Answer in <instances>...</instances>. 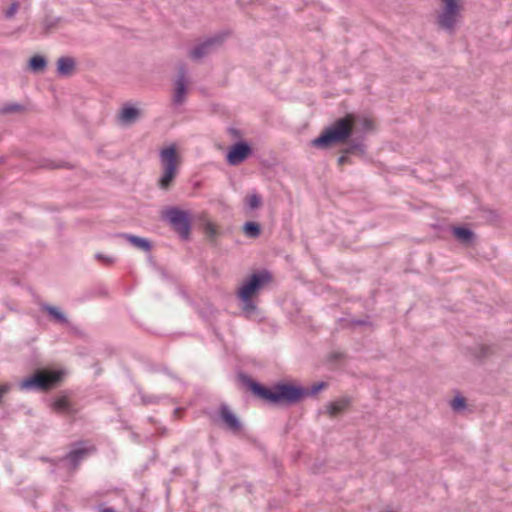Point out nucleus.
Instances as JSON below:
<instances>
[{"label":"nucleus","instance_id":"nucleus-1","mask_svg":"<svg viewBox=\"0 0 512 512\" xmlns=\"http://www.w3.org/2000/svg\"><path fill=\"white\" fill-rule=\"evenodd\" d=\"M239 378L245 386L258 398L263 399L274 405L292 406L301 402L307 396L316 395L321 389L326 387L325 382L313 384L310 388L295 386L290 383L279 382L271 388L254 381L245 374H240Z\"/></svg>","mask_w":512,"mask_h":512},{"label":"nucleus","instance_id":"nucleus-2","mask_svg":"<svg viewBox=\"0 0 512 512\" xmlns=\"http://www.w3.org/2000/svg\"><path fill=\"white\" fill-rule=\"evenodd\" d=\"M373 130V121L367 116L348 113L336 119L330 126L312 140V146L326 149L332 144L346 143L354 131L366 133Z\"/></svg>","mask_w":512,"mask_h":512},{"label":"nucleus","instance_id":"nucleus-3","mask_svg":"<svg viewBox=\"0 0 512 512\" xmlns=\"http://www.w3.org/2000/svg\"><path fill=\"white\" fill-rule=\"evenodd\" d=\"M159 158L162 173L157 181V186L162 191H169L174 185L181 162L176 146L170 145L161 149Z\"/></svg>","mask_w":512,"mask_h":512},{"label":"nucleus","instance_id":"nucleus-4","mask_svg":"<svg viewBox=\"0 0 512 512\" xmlns=\"http://www.w3.org/2000/svg\"><path fill=\"white\" fill-rule=\"evenodd\" d=\"M64 378L60 370L38 369L33 375L24 378L19 383L20 390L46 392L57 387Z\"/></svg>","mask_w":512,"mask_h":512},{"label":"nucleus","instance_id":"nucleus-5","mask_svg":"<svg viewBox=\"0 0 512 512\" xmlns=\"http://www.w3.org/2000/svg\"><path fill=\"white\" fill-rule=\"evenodd\" d=\"M272 281V274L268 270L253 273L238 289L237 296L240 300L253 298L257 293Z\"/></svg>","mask_w":512,"mask_h":512},{"label":"nucleus","instance_id":"nucleus-6","mask_svg":"<svg viewBox=\"0 0 512 512\" xmlns=\"http://www.w3.org/2000/svg\"><path fill=\"white\" fill-rule=\"evenodd\" d=\"M444 6L437 16L436 23L440 29L453 33L461 17L458 0H442Z\"/></svg>","mask_w":512,"mask_h":512},{"label":"nucleus","instance_id":"nucleus-7","mask_svg":"<svg viewBox=\"0 0 512 512\" xmlns=\"http://www.w3.org/2000/svg\"><path fill=\"white\" fill-rule=\"evenodd\" d=\"M164 219L168 220L172 228L183 239H188L191 231V221L187 212L172 207L165 211Z\"/></svg>","mask_w":512,"mask_h":512},{"label":"nucleus","instance_id":"nucleus-8","mask_svg":"<svg viewBox=\"0 0 512 512\" xmlns=\"http://www.w3.org/2000/svg\"><path fill=\"white\" fill-rule=\"evenodd\" d=\"M227 36V32H222L206 39L189 52V57L193 60H200L209 56L223 44Z\"/></svg>","mask_w":512,"mask_h":512},{"label":"nucleus","instance_id":"nucleus-9","mask_svg":"<svg viewBox=\"0 0 512 512\" xmlns=\"http://www.w3.org/2000/svg\"><path fill=\"white\" fill-rule=\"evenodd\" d=\"M84 442L75 443L74 446H78L69 451L60 461H66L70 470H76L88 455L96 452V447L91 445L89 447H80Z\"/></svg>","mask_w":512,"mask_h":512},{"label":"nucleus","instance_id":"nucleus-10","mask_svg":"<svg viewBox=\"0 0 512 512\" xmlns=\"http://www.w3.org/2000/svg\"><path fill=\"white\" fill-rule=\"evenodd\" d=\"M219 418L223 427L231 433L238 435L243 429V424L240 419L235 415L228 405L222 404L219 407Z\"/></svg>","mask_w":512,"mask_h":512},{"label":"nucleus","instance_id":"nucleus-11","mask_svg":"<svg viewBox=\"0 0 512 512\" xmlns=\"http://www.w3.org/2000/svg\"><path fill=\"white\" fill-rule=\"evenodd\" d=\"M251 153L252 149L250 145L244 141H240L230 147L226 160L229 165L237 166L245 161Z\"/></svg>","mask_w":512,"mask_h":512},{"label":"nucleus","instance_id":"nucleus-12","mask_svg":"<svg viewBox=\"0 0 512 512\" xmlns=\"http://www.w3.org/2000/svg\"><path fill=\"white\" fill-rule=\"evenodd\" d=\"M186 67L181 65L179 67L178 77L175 81V88L173 93V103L175 105H182L186 99L187 86H186Z\"/></svg>","mask_w":512,"mask_h":512},{"label":"nucleus","instance_id":"nucleus-13","mask_svg":"<svg viewBox=\"0 0 512 512\" xmlns=\"http://www.w3.org/2000/svg\"><path fill=\"white\" fill-rule=\"evenodd\" d=\"M51 407L56 413L66 414L71 417L78 413V409L66 396L56 398L52 402Z\"/></svg>","mask_w":512,"mask_h":512},{"label":"nucleus","instance_id":"nucleus-14","mask_svg":"<svg viewBox=\"0 0 512 512\" xmlns=\"http://www.w3.org/2000/svg\"><path fill=\"white\" fill-rule=\"evenodd\" d=\"M139 117H140L139 109L129 106V105H125L122 107V109L119 113L118 119L122 125L128 126V125L135 123L139 119Z\"/></svg>","mask_w":512,"mask_h":512},{"label":"nucleus","instance_id":"nucleus-15","mask_svg":"<svg viewBox=\"0 0 512 512\" xmlns=\"http://www.w3.org/2000/svg\"><path fill=\"white\" fill-rule=\"evenodd\" d=\"M348 145L341 150L344 154L364 156L366 153V145L360 137L348 139Z\"/></svg>","mask_w":512,"mask_h":512},{"label":"nucleus","instance_id":"nucleus-16","mask_svg":"<svg viewBox=\"0 0 512 512\" xmlns=\"http://www.w3.org/2000/svg\"><path fill=\"white\" fill-rule=\"evenodd\" d=\"M40 309L41 311L46 312L49 315L50 319L53 320L54 322L69 325V321L65 313L62 312L59 308L47 303H42L40 304Z\"/></svg>","mask_w":512,"mask_h":512},{"label":"nucleus","instance_id":"nucleus-17","mask_svg":"<svg viewBox=\"0 0 512 512\" xmlns=\"http://www.w3.org/2000/svg\"><path fill=\"white\" fill-rule=\"evenodd\" d=\"M76 62L72 57L63 56L57 60V73L60 76H70L75 71Z\"/></svg>","mask_w":512,"mask_h":512},{"label":"nucleus","instance_id":"nucleus-18","mask_svg":"<svg viewBox=\"0 0 512 512\" xmlns=\"http://www.w3.org/2000/svg\"><path fill=\"white\" fill-rule=\"evenodd\" d=\"M452 231L454 237L466 245L471 244L475 238L473 231L466 227H454Z\"/></svg>","mask_w":512,"mask_h":512},{"label":"nucleus","instance_id":"nucleus-19","mask_svg":"<svg viewBox=\"0 0 512 512\" xmlns=\"http://www.w3.org/2000/svg\"><path fill=\"white\" fill-rule=\"evenodd\" d=\"M121 237L125 238L129 243H131L133 246L148 252L151 250L152 245L149 240L146 238H142L139 236L131 235V234H121Z\"/></svg>","mask_w":512,"mask_h":512},{"label":"nucleus","instance_id":"nucleus-20","mask_svg":"<svg viewBox=\"0 0 512 512\" xmlns=\"http://www.w3.org/2000/svg\"><path fill=\"white\" fill-rule=\"evenodd\" d=\"M349 401L346 399L329 402L326 407V412L329 416L335 417L341 414L348 407Z\"/></svg>","mask_w":512,"mask_h":512},{"label":"nucleus","instance_id":"nucleus-21","mask_svg":"<svg viewBox=\"0 0 512 512\" xmlns=\"http://www.w3.org/2000/svg\"><path fill=\"white\" fill-rule=\"evenodd\" d=\"M47 66V61L45 57L41 55H34L29 60V68L33 72H42Z\"/></svg>","mask_w":512,"mask_h":512},{"label":"nucleus","instance_id":"nucleus-22","mask_svg":"<svg viewBox=\"0 0 512 512\" xmlns=\"http://www.w3.org/2000/svg\"><path fill=\"white\" fill-rule=\"evenodd\" d=\"M243 232L249 238H257L261 234V226L257 222L249 221L244 224Z\"/></svg>","mask_w":512,"mask_h":512},{"label":"nucleus","instance_id":"nucleus-23","mask_svg":"<svg viewBox=\"0 0 512 512\" xmlns=\"http://www.w3.org/2000/svg\"><path fill=\"white\" fill-rule=\"evenodd\" d=\"M59 22H60V18H54V17H50V16L45 17V19L43 20V23H42L44 33L49 34L53 29H55L57 27Z\"/></svg>","mask_w":512,"mask_h":512},{"label":"nucleus","instance_id":"nucleus-24","mask_svg":"<svg viewBox=\"0 0 512 512\" xmlns=\"http://www.w3.org/2000/svg\"><path fill=\"white\" fill-rule=\"evenodd\" d=\"M242 305V311L245 313L247 317H250L252 314L256 312L257 306L253 302V298H248L246 300H241Z\"/></svg>","mask_w":512,"mask_h":512},{"label":"nucleus","instance_id":"nucleus-25","mask_svg":"<svg viewBox=\"0 0 512 512\" xmlns=\"http://www.w3.org/2000/svg\"><path fill=\"white\" fill-rule=\"evenodd\" d=\"M24 110V107L17 103H9L0 108L1 114H11Z\"/></svg>","mask_w":512,"mask_h":512},{"label":"nucleus","instance_id":"nucleus-26","mask_svg":"<svg viewBox=\"0 0 512 512\" xmlns=\"http://www.w3.org/2000/svg\"><path fill=\"white\" fill-rule=\"evenodd\" d=\"M246 203L250 209H257L261 206L262 200L258 194H252L246 198Z\"/></svg>","mask_w":512,"mask_h":512},{"label":"nucleus","instance_id":"nucleus-27","mask_svg":"<svg viewBox=\"0 0 512 512\" xmlns=\"http://www.w3.org/2000/svg\"><path fill=\"white\" fill-rule=\"evenodd\" d=\"M204 232L207 236V238L210 240V241H214L217 237V229H216V226L211 223V222H207L204 226Z\"/></svg>","mask_w":512,"mask_h":512},{"label":"nucleus","instance_id":"nucleus-28","mask_svg":"<svg viewBox=\"0 0 512 512\" xmlns=\"http://www.w3.org/2000/svg\"><path fill=\"white\" fill-rule=\"evenodd\" d=\"M451 407L454 411H459L466 407V400L462 396H457L451 401Z\"/></svg>","mask_w":512,"mask_h":512},{"label":"nucleus","instance_id":"nucleus-29","mask_svg":"<svg viewBox=\"0 0 512 512\" xmlns=\"http://www.w3.org/2000/svg\"><path fill=\"white\" fill-rule=\"evenodd\" d=\"M41 167L47 168V169H57V168L66 167V163H64V162H55L53 160L45 159L42 162Z\"/></svg>","mask_w":512,"mask_h":512},{"label":"nucleus","instance_id":"nucleus-30","mask_svg":"<svg viewBox=\"0 0 512 512\" xmlns=\"http://www.w3.org/2000/svg\"><path fill=\"white\" fill-rule=\"evenodd\" d=\"M18 9H19V3L16 1L12 2L10 7L5 12L6 18H8V19L12 18L17 13Z\"/></svg>","mask_w":512,"mask_h":512},{"label":"nucleus","instance_id":"nucleus-31","mask_svg":"<svg viewBox=\"0 0 512 512\" xmlns=\"http://www.w3.org/2000/svg\"><path fill=\"white\" fill-rule=\"evenodd\" d=\"M141 399L144 404H153L159 401V397L155 395L141 394Z\"/></svg>","mask_w":512,"mask_h":512},{"label":"nucleus","instance_id":"nucleus-32","mask_svg":"<svg viewBox=\"0 0 512 512\" xmlns=\"http://www.w3.org/2000/svg\"><path fill=\"white\" fill-rule=\"evenodd\" d=\"M96 258L100 261H102L104 264L111 265L115 262V259L110 256H106L102 253H97Z\"/></svg>","mask_w":512,"mask_h":512},{"label":"nucleus","instance_id":"nucleus-33","mask_svg":"<svg viewBox=\"0 0 512 512\" xmlns=\"http://www.w3.org/2000/svg\"><path fill=\"white\" fill-rule=\"evenodd\" d=\"M337 162L339 166L352 163L351 159L349 158V154L344 153H342V155L338 158Z\"/></svg>","mask_w":512,"mask_h":512},{"label":"nucleus","instance_id":"nucleus-34","mask_svg":"<svg viewBox=\"0 0 512 512\" xmlns=\"http://www.w3.org/2000/svg\"><path fill=\"white\" fill-rule=\"evenodd\" d=\"M368 324H369V322L364 319H354V320L350 321L351 326H364V325H368Z\"/></svg>","mask_w":512,"mask_h":512},{"label":"nucleus","instance_id":"nucleus-35","mask_svg":"<svg viewBox=\"0 0 512 512\" xmlns=\"http://www.w3.org/2000/svg\"><path fill=\"white\" fill-rule=\"evenodd\" d=\"M490 350L491 348L489 346H486V345H482L480 346V353H479V357H486L490 354Z\"/></svg>","mask_w":512,"mask_h":512},{"label":"nucleus","instance_id":"nucleus-36","mask_svg":"<svg viewBox=\"0 0 512 512\" xmlns=\"http://www.w3.org/2000/svg\"><path fill=\"white\" fill-rule=\"evenodd\" d=\"M100 512H115V510L113 508L108 507L101 509Z\"/></svg>","mask_w":512,"mask_h":512}]
</instances>
